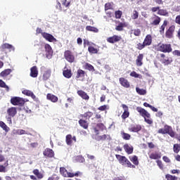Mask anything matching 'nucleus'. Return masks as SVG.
Wrapping results in <instances>:
<instances>
[{"mask_svg": "<svg viewBox=\"0 0 180 180\" xmlns=\"http://www.w3.org/2000/svg\"><path fill=\"white\" fill-rule=\"evenodd\" d=\"M117 160L119 161L121 165H124V167H128V168H136L134 165H132L131 162L125 156H122L120 155H115Z\"/></svg>", "mask_w": 180, "mask_h": 180, "instance_id": "1", "label": "nucleus"}, {"mask_svg": "<svg viewBox=\"0 0 180 180\" xmlns=\"http://www.w3.org/2000/svg\"><path fill=\"white\" fill-rule=\"evenodd\" d=\"M157 50L162 51V53H171L172 48L169 44H159L157 46Z\"/></svg>", "mask_w": 180, "mask_h": 180, "instance_id": "2", "label": "nucleus"}, {"mask_svg": "<svg viewBox=\"0 0 180 180\" xmlns=\"http://www.w3.org/2000/svg\"><path fill=\"white\" fill-rule=\"evenodd\" d=\"M45 52H46V57L48 58V60H50L51 57H53V49H51V46L49 44H45L44 45Z\"/></svg>", "mask_w": 180, "mask_h": 180, "instance_id": "3", "label": "nucleus"}, {"mask_svg": "<svg viewBox=\"0 0 180 180\" xmlns=\"http://www.w3.org/2000/svg\"><path fill=\"white\" fill-rule=\"evenodd\" d=\"M94 131L96 133L95 139L97 140V141H104L106 140V139L109 140V139H110V136L109 135L104 134L99 136V130H98L96 128H94Z\"/></svg>", "mask_w": 180, "mask_h": 180, "instance_id": "4", "label": "nucleus"}, {"mask_svg": "<svg viewBox=\"0 0 180 180\" xmlns=\"http://www.w3.org/2000/svg\"><path fill=\"white\" fill-rule=\"evenodd\" d=\"M42 37L51 43H57V39H56L52 34L47 32L42 33Z\"/></svg>", "mask_w": 180, "mask_h": 180, "instance_id": "5", "label": "nucleus"}, {"mask_svg": "<svg viewBox=\"0 0 180 180\" xmlns=\"http://www.w3.org/2000/svg\"><path fill=\"white\" fill-rule=\"evenodd\" d=\"M11 102L12 105H14L15 106L18 105H25V101L23 98L20 97H14L11 99Z\"/></svg>", "mask_w": 180, "mask_h": 180, "instance_id": "6", "label": "nucleus"}, {"mask_svg": "<svg viewBox=\"0 0 180 180\" xmlns=\"http://www.w3.org/2000/svg\"><path fill=\"white\" fill-rule=\"evenodd\" d=\"M160 57H161V61L162 64H164V65H169V64L172 63V58L165 56V54L164 53H161Z\"/></svg>", "mask_w": 180, "mask_h": 180, "instance_id": "7", "label": "nucleus"}, {"mask_svg": "<svg viewBox=\"0 0 180 180\" xmlns=\"http://www.w3.org/2000/svg\"><path fill=\"white\" fill-rule=\"evenodd\" d=\"M65 60H67V61H68V63H74L75 60V57L70 51H66L65 52Z\"/></svg>", "mask_w": 180, "mask_h": 180, "instance_id": "8", "label": "nucleus"}, {"mask_svg": "<svg viewBox=\"0 0 180 180\" xmlns=\"http://www.w3.org/2000/svg\"><path fill=\"white\" fill-rule=\"evenodd\" d=\"M136 110L138 112H139L142 117H150L151 116V115H150V113H148L147 110L141 107H137Z\"/></svg>", "mask_w": 180, "mask_h": 180, "instance_id": "9", "label": "nucleus"}, {"mask_svg": "<svg viewBox=\"0 0 180 180\" xmlns=\"http://www.w3.org/2000/svg\"><path fill=\"white\" fill-rule=\"evenodd\" d=\"M122 40V37L117 36V35H114L112 37H110L107 38V41L108 43H117V41H120Z\"/></svg>", "mask_w": 180, "mask_h": 180, "instance_id": "10", "label": "nucleus"}, {"mask_svg": "<svg viewBox=\"0 0 180 180\" xmlns=\"http://www.w3.org/2000/svg\"><path fill=\"white\" fill-rule=\"evenodd\" d=\"M77 141V138L75 136H71V134L66 136V144L68 146H72V143H75Z\"/></svg>", "mask_w": 180, "mask_h": 180, "instance_id": "11", "label": "nucleus"}, {"mask_svg": "<svg viewBox=\"0 0 180 180\" xmlns=\"http://www.w3.org/2000/svg\"><path fill=\"white\" fill-rule=\"evenodd\" d=\"M16 113H18V110L15 107L9 108L7 110V114L8 115V116H11V117H15V116H16Z\"/></svg>", "mask_w": 180, "mask_h": 180, "instance_id": "12", "label": "nucleus"}, {"mask_svg": "<svg viewBox=\"0 0 180 180\" xmlns=\"http://www.w3.org/2000/svg\"><path fill=\"white\" fill-rule=\"evenodd\" d=\"M46 99L48 101H51V102H53V103L58 102V97H57V96H54V94H48L46 95Z\"/></svg>", "mask_w": 180, "mask_h": 180, "instance_id": "13", "label": "nucleus"}, {"mask_svg": "<svg viewBox=\"0 0 180 180\" xmlns=\"http://www.w3.org/2000/svg\"><path fill=\"white\" fill-rule=\"evenodd\" d=\"M44 157H48L49 158H53L54 157V151L50 148L45 149V151L43 152Z\"/></svg>", "mask_w": 180, "mask_h": 180, "instance_id": "14", "label": "nucleus"}, {"mask_svg": "<svg viewBox=\"0 0 180 180\" xmlns=\"http://www.w3.org/2000/svg\"><path fill=\"white\" fill-rule=\"evenodd\" d=\"M30 77L32 78H37V75H39V71L37 70V67L34 66L30 69Z\"/></svg>", "mask_w": 180, "mask_h": 180, "instance_id": "15", "label": "nucleus"}, {"mask_svg": "<svg viewBox=\"0 0 180 180\" xmlns=\"http://www.w3.org/2000/svg\"><path fill=\"white\" fill-rule=\"evenodd\" d=\"M147 21L143 18H139V20H136L134 21V25H136L137 26H139V27H143V25H147Z\"/></svg>", "mask_w": 180, "mask_h": 180, "instance_id": "16", "label": "nucleus"}, {"mask_svg": "<svg viewBox=\"0 0 180 180\" xmlns=\"http://www.w3.org/2000/svg\"><path fill=\"white\" fill-rule=\"evenodd\" d=\"M122 108L124 111L123 114L122 115V119H127V117H129V107H127V105L123 104Z\"/></svg>", "mask_w": 180, "mask_h": 180, "instance_id": "17", "label": "nucleus"}, {"mask_svg": "<svg viewBox=\"0 0 180 180\" xmlns=\"http://www.w3.org/2000/svg\"><path fill=\"white\" fill-rule=\"evenodd\" d=\"M165 131H166V134H169L171 137H174L175 133L172 131V128L168 125H165Z\"/></svg>", "mask_w": 180, "mask_h": 180, "instance_id": "18", "label": "nucleus"}, {"mask_svg": "<svg viewBox=\"0 0 180 180\" xmlns=\"http://www.w3.org/2000/svg\"><path fill=\"white\" fill-rule=\"evenodd\" d=\"M120 83L124 88H129L130 87V83L129 82V81H127V79H126L123 77L120 78Z\"/></svg>", "mask_w": 180, "mask_h": 180, "instance_id": "19", "label": "nucleus"}, {"mask_svg": "<svg viewBox=\"0 0 180 180\" xmlns=\"http://www.w3.org/2000/svg\"><path fill=\"white\" fill-rule=\"evenodd\" d=\"M141 130V125H131L129 127V131H133L134 133H137Z\"/></svg>", "mask_w": 180, "mask_h": 180, "instance_id": "20", "label": "nucleus"}, {"mask_svg": "<svg viewBox=\"0 0 180 180\" xmlns=\"http://www.w3.org/2000/svg\"><path fill=\"white\" fill-rule=\"evenodd\" d=\"M77 95H79V96H81L82 99H85L86 101H88V99H89V96H88V94H86V93H85V91H84L79 90L77 91Z\"/></svg>", "mask_w": 180, "mask_h": 180, "instance_id": "21", "label": "nucleus"}, {"mask_svg": "<svg viewBox=\"0 0 180 180\" xmlns=\"http://www.w3.org/2000/svg\"><path fill=\"white\" fill-rule=\"evenodd\" d=\"M143 54H139L138 56H137V58H136V65L138 67H141L143 65Z\"/></svg>", "mask_w": 180, "mask_h": 180, "instance_id": "22", "label": "nucleus"}, {"mask_svg": "<svg viewBox=\"0 0 180 180\" xmlns=\"http://www.w3.org/2000/svg\"><path fill=\"white\" fill-rule=\"evenodd\" d=\"M63 75L65 78H71V77L72 76V74L71 73V70H68L67 69V68H64Z\"/></svg>", "mask_w": 180, "mask_h": 180, "instance_id": "23", "label": "nucleus"}, {"mask_svg": "<svg viewBox=\"0 0 180 180\" xmlns=\"http://www.w3.org/2000/svg\"><path fill=\"white\" fill-rule=\"evenodd\" d=\"M22 92L23 95H26L27 96H31V98L34 100L36 99V96L30 90H23Z\"/></svg>", "mask_w": 180, "mask_h": 180, "instance_id": "24", "label": "nucleus"}, {"mask_svg": "<svg viewBox=\"0 0 180 180\" xmlns=\"http://www.w3.org/2000/svg\"><path fill=\"white\" fill-rule=\"evenodd\" d=\"M124 150L128 154H131L133 153V146L131 145L125 144L124 145Z\"/></svg>", "mask_w": 180, "mask_h": 180, "instance_id": "25", "label": "nucleus"}, {"mask_svg": "<svg viewBox=\"0 0 180 180\" xmlns=\"http://www.w3.org/2000/svg\"><path fill=\"white\" fill-rule=\"evenodd\" d=\"M123 27H127V22H120L119 25L115 27V30H117L118 32H122V30H123Z\"/></svg>", "mask_w": 180, "mask_h": 180, "instance_id": "26", "label": "nucleus"}, {"mask_svg": "<svg viewBox=\"0 0 180 180\" xmlns=\"http://www.w3.org/2000/svg\"><path fill=\"white\" fill-rule=\"evenodd\" d=\"M13 134H18V136H22L23 134H27V132L23 129H13Z\"/></svg>", "mask_w": 180, "mask_h": 180, "instance_id": "27", "label": "nucleus"}, {"mask_svg": "<svg viewBox=\"0 0 180 180\" xmlns=\"http://www.w3.org/2000/svg\"><path fill=\"white\" fill-rule=\"evenodd\" d=\"M80 174L79 172H77L76 173L68 172L65 178H74V176H79Z\"/></svg>", "mask_w": 180, "mask_h": 180, "instance_id": "28", "label": "nucleus"}, {"mask_svg": "<svg viewBox=\"0 0 180 180\" xmlns=\"http://www.w3.org/2000/svg\"><path fill=\"white\" fill-rule=\"evenodd\" d=\"M86 30H87V32H93V33H98L99 32L98 28L89 25L86 27Z\"/></svg>", "mask_w": 180, "mask_h": 180, "instance_id": "29", "label": "nucleus"}, {"mask_svg": "<svg viewBox=\"0 0 180 180\" xmlns=\"http://www.w3.org/2000/svg\"><path fill=\"white\" fill-rule=\"evenodd\" d=\"M151 37L150 35H147L146 37L144 39L143 44L144 46H150L151 44Z\"/></svg>", "mask_w": 180, "mask_h": 180, "instance_id": "30", "label": "nucleus"}, {"mask_svg": "<svg viewBox=\"0 0 180 180\" xmlns=\"http://www.w3.org/2000/svg\"><path fill=\"white\" fill-rule=\"evenodd\" d=\"M129 160L133 162L134 165H139V158L137 156L134 155V156H129Z\"/></svg>", "mask_w": 180, "mask_h": 180, "instance_id": "31", "label": "nucleus"}, {"mask_svg": "<svg viewBox=\"0 0 180 180\" xmlns=\"http://www.w3.org/2000/svg\"><path fill=\"white\" fill-rule=\"evenodd\" d=\"M79 124H80V126L83 127V129H88V125H89L88 122L84 120H80L79 121Z\"/></svg>", "mask_w": 180, "mask_h": 180, "instance_id": "32", "label": "nucleus"}, {"mask_svg": "<svg viewBox=\"0 0 180 180\" xmlns=\"http://www.w3.org/2000/svg\"><path fill=\"white\" fill-rule=\"evenodd\" d=\"M149 157L151 160H158V159L161 158V154L151 153Z\"/></svg>", "mask_w": 180, "mask_h": 180, "instance_id": "33", "label": "nucleus"}, {"mask_svg": "<svg viewBox=\"0 0 180 180\" xmlns=\"http://www.w3.org/2000/svg\"><path fill=\"white\" fill-rule=\"evenodd\" d=\"M3 48L7 49L8 50H9V51H14V50H15V46L11 45L9 44H4L3 45Z\"/></svg>", "mask_w": 180, "mask_h": 180, "instance_id": "34", "label": "nucleus"}, {"mask_svg": "<svg viewBox=\"0 0 180 180\" xmlns=\"http://www.w3.org/2000/svg\"><path fill=\"white\" fill-rule=\"evenodd\" d=\"M139 11L134 10L131 15V18L133 20H136V19H139Z\"/></svg>", "mask_w": 180, "mask_h": 180, "instance_id": "35", "label": "nucleus"}, {"mask_svg": "<svg viewBox=\"0 0 180 180\" xmlns=\"http://www.w3.org/2000/svg\"><path fill=\"white\" fill-rule=\"evenodd\" d=\"M136 91L139 95H146L147 94V91L144 89H140L139 87L136 88Z\"/></svg>", "mask_w": 180, "mask_h": 180, "instance_id": "36", "label": "nucleus"}, {"mask_svg": "<svg viewBox=\"0 0 180 180\" xmlns=\"http://www.w3.org/2000/svg\"><path fill=\"white\" fill-rule=\"evenodd\" d=\"M0 127H1L4 131H9V127L2 121H0Z\"/></svg>", "mask_w": 180, "mask_h": 180, "instance_id": "37", "label": "nucleus"}, {"mask_svg": "<svg viewBox=\"0 0 180 180\" xmlns=\"http://www.w3.org/2000/svg\"><path fill=\"white\" fill-rule=\"evenodd\" d=\"M88 51L91 54H98V50L94 48V46H89Z\"/></svg>", "mask_w": 180, "mask_h": 180, "instance_id": "38", "label": "nucleus"}, {"mask_svg": "<svg viewBox=\"0 0 180 180\" xmlns=\"http://www.w3.org/2000/svg\"><path fill=\"white\" fill-rule=\"evenodd\" d=\"M12 72V70L11 69H6L1 72V77H6L7 75H9Z\"/></svg>", "mask_w": 180, "mask_h": 180, "instance_id": "39", "label": "nucleus"}, {"mask_svg": "<svg viewBox=\"0 0 180 180\" xmlns=\"http://www.w3.org/2000/svg\"><path fill=\"white\" fill-rule=\"evenodd\" d=\"M160 22H161V18L158 16H156L154 18L152 25L157 26L158 25H160Z\"/></svg>", "mask_w": 180, "mask_h": 180, "instance_id": "40", "label": "nucleus"}, {"mask_svg": "<svg viewBox=\"0 0 180 180\" xmlns=\"http://www.w3.org/2000/svg\"><path fill=\"white\" fill-rule=\"evenodd\" d=\"M158 15H160L162 16H167L168 12L167 11V10L159 9V11L158 12Z\"/></svg>", "mask_w": 180, "mask_h": 180, "instance_id": "41", "label": "nucleus"}, {"mask_svg": "<svg viewBox=\"0 0 180 180\" xmlns=\"http://www.w3.org/2000/svg\"><path fill=\"white\" fill-rule=\"evenodd\" d=\"M165 178L167 180H178V177L172 176L169 174H166Z\"/></svg>", "mask_w": 180, "mask_h": 180, "instance_id": "42", "label": "nucleus"}, {"mask_svg": "<svg viewBox=\"0 0 180 180\" xmlns=\"http://www.w3.org/2000/svg\"><path fill=\"white\" fill-rule=\"evenodd\" d=\"M50 75H51V73L50 72V71H46L44 73L43 79H44V81H47V79L50 78Z\"/></svg>", "mask_w": 180, "mask_h": 180, "instance_id": "43", "label": "nucleus"}, {"mask_svg": "<svg viewBox=\"0 0 180 180\" xmlns=\"http://www.w3.org/2000/svg\"><path fill=\"white\" fill-rule=\"evenodd\" d=\"M74 160L77 162H84L85 161V159L82 156H76L74 158Z\"/></svg>", "mask_w": 180, "mask_h": 180, "instance_id": "44", "label": "nucleus"}, {"mask_svg": "<svg viewBox=\"0 0 180 180\" xmlns=\"http://www.w3.org/2000/svg\"><path fill=\"white\" fill-rule=\"evenodd\" d=\"M122 137L124 140H130V134L121 131Z\"/></svg>", "mask_w": 180, "mask_h": 180, "instance_id": "45", "label": "nucleus"}, {"mask_svg": "<svg viewBox=\"0 0 180 180\" xmlns=\"http://www.w3.org/2000/svg\"><path fill=\"white\" fill-rule=\"evenodd\" d=\"M130 75L131 77H134V78H139L140 79H141L142 78L141 75L137 74V72H136L135 71H133L132 72H131Z\"/></svg>", "mask_w": 180, "mask_h": 180, "instance_id": "46", "label": "nucleus"}, {"mask_svg": "<svg viewBox=\"0 0 180 180\" xmlns=\"http://www.w3.org/2000/svg\"><path fill=\"white\" fill-rule=\"evenodd\" d=\"M85 68H86V70H89V71H92V72L95 71L94 66L89 63L85 64Z\"/></svg>", "mask_w": 180, "mask_h": 180, "instance_id": "47", "label": "nucleus"}, {"mask_svg": "<svg viewBox=\"0 0 180 180\" xmlns=\"http://www.w3.org/2000/svg\"><path fill=\"white\" fill-rule=\"evenodd\" d=\"M68 172V171H67V169H65V167H60V172L61 175H63V176H64L65 178L67 175Z\"/></svg>", "mask_w": 180, "mask_h": 180, "instance_id": "48", "label": "nucleus"}, {"mask_svg": "<svg viewBox=\"0 0 180 180\" xmlns=\"http://www.w3.org/2000/svg\"><path fill=\"white\" fill-rule=\"evenodd\" d=\"M174 152L178 154L180 151V144H174L173 148Z\"/></svg>", "mask_w": 180, "mask_h": 180, "instance_id": "49", "label": "nucleus"}, {"mask_svg": "<svg viewBox=\"0 0 180 180\" xmlns=\"http://www.w3.org/2000/svg\"><path fill=\"white\" fill-rule=\"evenodd\" d=\"M0 86L1 88H6V91H9V86H8L2 79H0Z\"/></svg>", "mask_w": 180, "mask_h": 180, "instance_id": "50", "label": "nucleus"}, {"mask_svg": "<svg viewBox=\"0 0 180 180\" xmlns=\"http://www.w3.org/2000/svg\"><path fill=\"white\" fill-rule=\"evenodd\" d=\"M131 33H133L134 36H140V34H141V31L140 29L132 30Z\"/></svg>", "mask_w": 180, "mask_h": 180, "instance_id": "51", "label": "nucleus"}, {"mask_svg": "<svg viewBox=\"0 0 180 180\" xmlns=\"http://www.w3.org/2000/svg\"><path fill=\"white\" fill-rule=\"evenodd\" d=\"M143 118H144L146 123H147L148 124H153V120L151 119V116L149 117H145Z\"/></svg>", "mask_w": 180, "mask_h": 180, "instance_id": "52", "label": "nucleus"}, {"mask_svg": "<svg viewBox=\"0 0 180 180\" xmlns=\"http://www.w3.org/2000/svg\"><path fill=\"white\" fill-rule=\"evenodd\" d=\"M122 13L121 11H117L115 13V16L116 19H120V18H122Z\"/></svg>", "mask_w": 180, "mask_h": 180, "instance_id": "53", "label": "nucleus"}, {"mask_svg": "<svg viewBox=\"0 0 180 180\" xmlns=\"http://www.w3.org/2000/svg\"><path fill=\"white\" fill-rule=\"evenodd\" d=\"M167 20H165L163 22V25L160 27V33H164V30H165V26H167Z\"/></svg>", "mask_w": 180, "mask_h": 180, "instance_id": "54", "label": "nucleus"}, {"mask_svg": "<svg viewBox=\"0 0 180 180\" xmlns=\"http://www.w3.org/2000/svg\"><path fill=\"white\" fill-rule=\"evenodd\" d=\"M84 74H85V72H84V70H79L77 71V78H79L81 77H84Z\"/></svg>", "mask_w": 180, "mask_h": 180, "instance_id": "55", "label": "nucleus"}, {"mask_svg": "<svg viewBox=\"0 0 180 180\" xmlns=\"http://www.w3.org/2000/svg\"><path fill=\"white\" fill-rule=\"evenodd\" d=\"M108 109H109V105H101L98 108V110L101 111L106 110Z\"/></svg>", "mask_w": 180, "mask_h": 180, "instance_id": "56", "label": "nucleus"}, {"mask_svg": "<svg viewBox=\"0 0 180 180\" xmlns=\"http://www.w3.org/2000/svg\"><path fill=\"white\" fill-rule=\"evenodd\" d=\"M157 164L160 169H164V165H162V162H161L160 160H157Z\"/></svg>", "mask_w": 180, "mask_h": 180, "instance_id": "57", "label": "nucleus"}, {"mask_svg": "<svg viewBox=\"0 0 180 180\" xmlns=\"http://www.w3.org/2000/svg\"><path fill=\"white\" fill-rule=\"evenodd\" d=\"M146 47V45H144V43L143 44H137V49H139V50H143V49Z\"/></svg>", "mask_w": 180, "mask_h": 180, "instance_id": "58", "label": "nucleus"}, {"mask_svg": "<svg viewBox=\"0 0 180 180\" xmlns=\"http://www.w3.org/2000/svg\"><path fill=\"white\" fill-rule=\"evenodd\" d=\"M173 56H177V57H180V51L175 50L172 52Z\"/></svg>", "mask_w": 180, "mask_h": 180, "instance_id": "59", "label": "nucleus"}, {"mask_svg": "<svg viewBox=\"0 0 180 180\" xmlns=\"http://www.w3.org/2000/svg\"><path fill=\"white\" fill-rule=\"evenodd\" d=\"M172 34L173 32L167 30L166 32V37H168V39H171V37H172Z\"/></svg>", "mask_w": 180, "mask_h": 180, "instance_id": "60", "label": "nucleus"}, {"mask_svg": "<svg viewBox=\"0 0 180 180\" xmlns=\"http://www.w3.org/2000/svg\"><path fill=\"white\" fill-rule=\"evenodd\" d=\"M6 119L8 124H12V117L8 115V116L6 117Z\"/></svg>", "mask_w": 180, "mask_h": 180, "instance_id": "61", "label": "nucleus"}, {"mask_svg": "<svg viewBox=\"0 0 180 180\" xmlns=\"http://www.w3.org/2000/svg\"><path fill=\"white\" fill-rule=\"evenodd\" d=\"M43 33H46L44 32H43V30H41V28H37V34H41V36H43Z\"/></svg>", "mask_w": 180, "mask_h": 180, "instance_id": "62", "label": "nucleus"}, {"mask_svg": "<svg viewBox=\"0 0 180 180\" xmlns=\"http://www.w3.org/2000/svg\"><path fill=\"white\" fill-rule=\"evenodd\" d=\"M162 160L163 161H165V162H167V163L171 162V160H169L167 156H163Z\"/></svg>", "mask_w": 180, "mask_h": 180, "instance_id": "63", "label": "nucleus"}, {"mask_svg": "<svg viewBox=\"0 0 180 180\" xmlns=\"http://www.w3.org/2000/svg\"><path fill=\"white\" fill-rule=\"evenodd\" d=\"M113 180H126V178H124L123 176H120V177L114 178Z\"/></svg>", "mask_w": 180, "mask_h": 180, "instance_id": "64", "label": "nucleus"}]
</instances>
